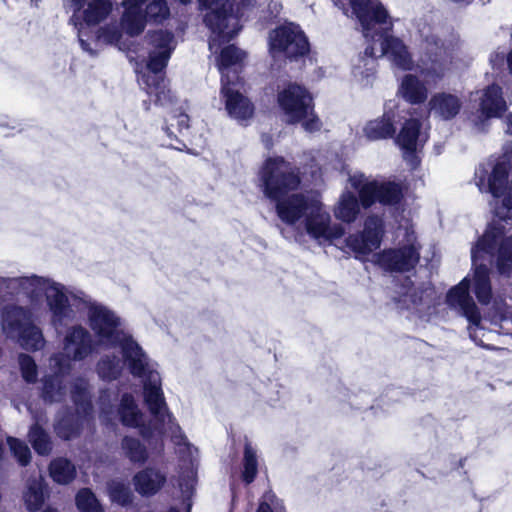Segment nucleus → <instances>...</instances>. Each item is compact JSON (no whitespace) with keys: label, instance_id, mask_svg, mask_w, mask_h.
<instances>
[{"label":"nucleus","instance_id":"nucleus-27","mask_svg":"<svg viewBox=\"0 0 512 512\" xmlns=\"http://www.w3.org/2000/svg\"><path fill=\"white\" fill-rule=\"evenodd\" d=\"M473 292L482 305H488L492 300V285L489 268L485 264L476 265L471 279Z\"/></svg>","mask_w":512,"mask_h":512},{"label":"nucleus","instance_id":"nucleus-41","mask_svg":"<svg viewBox=\"0 0 512 512\" xmlns=\"http://www.w3.org/2000/svg\"><path fill=\"white\" fill-rule=\"evenodd\" d=\"M398 96L406 103H416V76L413 73L405 74L400 78Z\"/></svg>","mask_w":512,"mask_h":512},{"label":"nucleus","instance_id":"nucleus-51","mask_svg":"<svg viewBox=\"0 0 512 512\" xmlns=\"http://www.w3.org/2000/svg\"><path fill=\"white\" fill-rule=\"evenodd\" d=\"M269 9L271 11V15L273 17H276L280 13V11L282 9V5L279 2H277V1H272L269 4Z\"/></svg>","mask_w":512,"mask_h":512},{"label":"nucleus","instance_id":"nucleus-12","mask_svg":"<svg viewBox=\"0 0 512 512\" xmlns=\"http://www.w3.org/2000/svg\"><path fill=\"white\" fill-rule=\"evenodd\" d=\"M115 0H71L73 14L71 22L78 30V38L83 50L93 54L84 37L85 26H95L104 21L113 11Z\"/></svg>","mask_w":512,"mask_h":512},{"label":"nucleus","instance_id":"nucleus-54","mask_svg":"<svg viewBox=\"0 0 512 512\" xmlns=\"http://www.w3.org/2000/svg\"><path fill=\"white\" fill-rule=\"evenodd\" d=\"M420 129H421V122L418 119V134H417L418 145L420 144V142H425L427 140V135L426 134H422Z\"/></svg>","mask_w":512,"mask_h":512},{"label":"nucleus","instance_id":"nucleus-59","mask_svg":"<svg viewBox=\"0 0 512 512\" xmlns=\"http://www.w3.org/2000/svg\"><path fill=\"white\" fill-rule=\"evenodd\" d=\"M421 300H422V297L418 296V304L421 302Z\"/></svg>","mask_w":512,"mask_h":512},{"label":"nucleus","instance_id":"nucleus-4","mask_svg":"<svg viewBox=\"0 0 512 512\" xmlns=\"http://www.w3.org/2000/svg\"><path fill=\"white\" fill-rule=\"evenodd\" d=\"M336 6L348 15L349 4L351 14L361 24L363 35L374 39L380 36L379 56H384L396 73L409 72L414 69L413 54L405 41L394 35L382 36V32L392 30L393 19L380 0H333Z\"/></svg>","mask_w":512,"mask_h":512},{"label":"nucleus","instance_id":"nucleus-23","mask_svg":"<svg viewBox=\"0 0 512 512\" xmlns=\"http://www.w3.org/2000/svg\"><path fill=\"white\" fill-rule=\"evenodd\" d=\"M427 106L429 113L435 118L450 121L460 113L462 102L457 95L438 92L432 95Z\"/></svg>","mask_w":512,"mask_h":512},{"label":"nucleus","instance_id":"nucleus-35","mask_svg":"<svg viewBox=\"0 0 512 512\" xmlns=\"http://www.w3.org/2000/svg\"><path fill=\"white\" fill-rule=\"evenodd\" d=\"M121 448L124 455L132 463L142 464L148 459L146 447L136 438L124 437L121 442Z\"/></svg>","mask_w":512,"mask_h":512},{"label":"nucleus","instance_id":"nucleus-42","mask_svg":"<svg viewBox=\"0 0 512 512\" xmlns=\"http://www.w3.org/2000/svg\"><path fill=\"white\" fill-rule=\"evenodd\" d=\"M108 494L110 500L121 506L128 505L132 501V492L123 482L111 481L108 484Z\"/></svg>","mask_w":512,"mask_h":512},{"label":"nucleus","instance_id":"nucleus-8","mask_svg":"<svg viewBox=\"0 0 512 512\" xmlns=\"http://www.w3.org/2000/svg\"><path fill=\"white\" fill-rule=\"evenodd\" d=\"M147 58L146 72L139 77V84L154 102L161 106L172 103L173 96L167 87L162 72L166 68L172 52L177 46V41L172 32L156 30L146 36Z\"/></svg>","mask_w":512,"mask_h":512},{"label":"nucleus","instance_id":"nucleus-62","mask_svg":"<svg viewBox=\"0 0 512 512\" xmlns=\"http://www.w3.org/2000/svg\"><path fill=\"white\" fill-rule=\"evenodd\" d=\"M417 291L423 293V290H420V288H417Z\"/></svg>","mask_w":512,"mask_h":512},{"label":"nucleus","instance_id":"nucleus-48","mask_svg":"<svg viewBox=\"0 0 512 512\" xmlns=\"http://www.w3.org/2000/svg\"><path fill=\"white\" fill-rule=\"evenodd\" d=\"M101 414L100 417L103 421H110V415L113 413L111 406L110 395L107 392H103L100 396Z\"/></svg>","mask_w":512,"mask_h":512},{"label":"nucleus","instance_id":"nucleus-21","mask_svg":"<svg viewBox=\"0 0 512 512\" xmlns=\"http://www.w3.org/2000/svg\"><path fill=\"white\" fill-rule=\"evenodd\" d=\"M508 106L502 87L497 83L487 85L479 102V112L484 119L502 118Z\"/></svg>","mask_w":512,"mask_h":512},{"label":"nucleus","instance_id":"nucleus-52","mask_svg":"<svg viewBox=\"0 0 512 512\" xmlns=\"http://www.w3.org/2000/svg\"><path fill=\"white\" fill-rule=\"evenodd\" d=\"M506 125H507L506 133L512 136V113H509L506 116Z\"/></svg>","mask_w":512,"mask_h":512},{"label":"nucleus","instance_id":"nucleus-16","mask_svg":"<svg viewBox=\"0 0 512 512\" xmlns=\"http://www.w3.org/2000/svg\"><path fill=\"white\" fill-rule=\"evenodd\" d=\"M87 385L84 379H77L73 384L71 394L76 405L78 417L74 420L73 416H67L57 421L55 431L59 437L70 439L75 436L79 431V419L90 413L92 406L87 392Z\"/></svg>","mask_w":512,"mask_h":512},{"label":"nucleus","instance_id":"nucleus-14","mask_svg":"<svg viewBox=\"0 0 512 512\" xmlns=\"http://www.w3.org/2000/svg\"><path fill=\"white\" fill-rule=\"evenodd\" d=\"M488 164H480L474 174V181L481 192L491 194L499 199L505 195L509 183V174L512 169L511 156H499L489 171Z\"/></svg>","mask_w":512,"mask_h":512},{"label":"nucleus","instance_id":"nucleus-25","mask_svg":"<svg viewBox=\"0 0 512 512\" xmlns=\"http://www.w3.org/2000/svg\"><path fill=\"white\" fill-rule=\"evenodd\" d=\"M118 414L123 425L127 427L140 428V433L143 437L149 436L146 428L142 427L143 414L132 395L124 394L122 396L118 408Z\"/></svg>","mask_w":512,"mask_h":512},{"label":"nucleus","instance_id":"nucleus-38","mask_svg":"<svg viewBox=\"0 0 512 512\" xmlns=\"http://www.w3.org/2000/svg\"><path fill=\"white\" fill-rule=\"evenodd\" d=\"M80 512H103V508L95 494L88 488L81 489L75 498Z\"/></svg>","mask_w":512,"mask_h":512},{"label":"nucleus","instance_id":"nucleus-20","mask_svg":"<svg viewBox=\"0 0 512 512\" xmlns=\"http://www.w3.org/2000/svg\"><path fill=\"white\" fill-rule=\"evenodd\" d=\"M413 244L398 249H386L375 255L376 263L385 271L406 272L412 269L416 261Z\"/></svg>","mask_w":512,"mask_h":512},{"label":"nucleus","instance_id":"nucleus-33","mask_svg":"<svg viewBox=\"0 0 512 512\" xmlns=\"http://www.w3.org/2000/svg\"><path fill=\"white\" fill-rule=\"evenodd\" d=\"M123 369L122 361L115 355L105 354L97 363V373L103 380L111 381L116 379Z\"/></svg>","mask_w":512,"mask_h":512},{"label":"nucleus","instance_id":"nucleus-44","mask_svg":"<svg viewBox=\"0 0 512 512\" xmlns=\"http://www.w3.org/2000/svg\"><path fill=\"white\" fill-rule=\"evenodd\" d=\"M18 361L24 380L27 382H35L38 376V369L34 359L28 354L21 353Z\"/></svg>","mask_w":512,"mask_h":512},{"label":"nucleus","instance_id":"nucleus-11","mask_svg":"<svg viewBox=\"0 0 512 512\" xmlns=\"http://www.w3.org/2000/svg\"><path fill=\"white\" fill-rule=\"evenodd\" d=\"M145 0H123L124 13L121 19L123 29L131 36L140 34L146 21L162 23L170 16V9L166 0H152L145 9V16L141 11V5Z\"/></svg>","mask_w":512,"mask_h":512},{"label":"nucleus","instance_id":"nucleus-7","mask_svg":"<svg viewBox=\"0 0 512 512\" xmlns=\"http://www.w3.org/2000/svg\"><path fill=\"white\" fill-rule=\"evenodd\" d=\"M10 295L24 297L28 306L6 305L3 308L1 314L3 332L7 337L17 339L23 349L42 350L46 340L41 328L33 323V319L45 310L44 301L47 304L48 290L41 289L34 297L21 288H15V292Z\"/></svg>","mask_w":512,"mask_h":512},{"label":"nucleus","instance_id":"nucleus-26","mask_svg":"<svg viewBox=\"0 0 512 512\" xmlns=\"http://www.w3.org/2000/svg\"><path fill=\"white\" fill-rule=\"evenodd\" d=\"M377 53L373 46L365 49L363 57H359L353 65L352 75L354 80L362 86H368L372 83L376 71Z\"/></svg>","mask_w":512,"mask_h":512},{"label":"nucleus","instance_id":"nucleus-34","mask_svg":"<svg viewBox=\"0 0 512 512\" xmlns=\"http://www.w3.org/2000/svg\"><path fill=\"white\" fill-rule=\"evenodd\" d=\"M496 268L500 275H512V237L503 238L498 247Z\"/></svg>","mask_w":512,"mask_h":512},{"label":"nucleus","instance_id":"nucleus-40","mask_svg":"<svg viewBox=\"0 0 512 512\" xmlns=\"http://www.w3.org/2000/svg\"><path fill=\"white\" fill-rule=\"evenodd\" d=\"M406 284H402L397 291L398 296L395 298L399 310L413 309L416 303V288L412 281L407 279Z\"/></svg>","mask_w":512,"mask_h":512},{"label":"nucleus","instance_id":"nucleus-6","mask_svg":"<svg viewBox=\"0 0 512 512\" xmlns=\"http://www.w3.org/2000/svg\"><path fill=\"white\" fill-rule=\"evenodd\" d=\"M359 198L350 190H344L333 208L334 216L343 223H353L361 207L370 208L376 202L383 205L397 204L403 195L401 184L392 181L369 179L362 173H355L348 179Z\"/></svg>","mask_w":512,"mask_h":512},{"label":"nucleus","instance_id":"nucleus-10","mask_svg":"<svg viewBox=\"0 0 512 512\" xmlns=\"http://www.w3.org/2000/svg\"><path fill=\"white\" fill-rule=\"evenodd\" d=\"M278 103L288 123L301 122L309 132L321 128V122L314 114L312 97L302 86L289 85L278 94Z\"/></svg>","mask_w":512,"mask_h":512},{"label":"nucleus","instance_id":"nucleus-29","mask_svg":"<svg viewBox=\"0 0 512 512\" xmlns=\"http://www.w3.org/2000/svg\"><path fill=\"white\" fill-rule=\"evenodd\" d=\"M363 133L370 141H377L390 138L395 133L391 113H384L381 117L368 121Z\"/></svg>","mask_w":512,"mask_h":512},{"label":"nucleus","instance_id":"nucleus-22","mask_svg":"<svg viewBox=\"0 0 512 512\" xmlns=\"http://www.w3.org/2000/svg\"><path fill=\"white\" fill-rule=\"evenodd\" d=\"M415 109L406 112L407 115H400L404 121L402 128L395 139V142L402 152V157L408 163L414 165L416 161V119Z\"/></svg>","mask_w":512,"mask_h":512},{"label":"nucleus","instance_id":"nucleus-50","mask_svg":"<svg viewBox=\"0 0 512 512\" xmlns=\"http://www.w3.org/2000/svg\"><path fill=\"white\" fill-rule=\"evenodd\" d=\"M502 198V204L505 208L508 210L512 209V178L511 181L508 183L507 192L505 193Z\"/></svg>","mask_w":512,"mask_h":512},{"label":"nucleus","instance_id":"nucleus-31","mask_svg":"<svg viewBox=\"0 0 512 512\" xmlns=\"http://www.w3.org/2000/svg\"><path fill=\"white\" fill-rule=\"evenodd\" d=\"M49 472L51 478L61 485L69 484L76 476L75 466L65 458L53 460L49 466Z\"/></svg>","mask_w":512,"mask_h":512},{"label":"nucleus","instance_id":"nucleus-13","mask_svg":"<svg viewBox=\"0 0 512 512\" xmlns=\"http://www.w3.org/2000/svg\"><path fill=\"white\" fill-rule=\"evenodd\" d=\"M269 51L273 58L296 59L309 51V42L298 25L289 23L269 35Z\"/></svg>","mask_w":512,"mask_h":512},{"label":"nucleus","instance_id":"nucleus-1","mask_svg":"<svg viewBox=\"0 0 512 512\" xmlns=\"http://www.w3.org/2000/svg\"><path fill=\"white\" fill-rule=\"evenodd\" d=\"M264 195L275 201L278 218L297 235H309L319 242L341 238L345 230L332 223L330 213L316 194L289 192L300 185L298 169L282 157L268 158L258 172Z\"/></svg>","mask_w":512,"mask_h":512},{"label":"nucleus","instance_id":"nucleus-17","mask_svg":"<svg viewBox=\"0 0 512 512\" xmlns=\"http://www.w3.org/2000/svg\"><path fill=\"white\" fill-rule=\"evenodd\" d=\"M382 235V219L372 215L366 218L362 232L351 234L346 238V245L357 255L365 256L380 246Z\"/></svg>","mask_w":512,"mask_h":512},{"label":"nucleus","instance_id":"nucleus-49","mask_svg":"<svg viewBox=\"0 0 512 512\" xmlns=\"http://www.w3.org/2000/svg\"><path fill=\"white\" fill-rule=\"evenodd\" d=\"M506 55L504 52H493L490 56V63L493 68L500 67L506 61Z\"/></svg>","mask_w":512,"mask_h":512},{"label":"nucleus","instance_id":"nucleus-9","mask_svg":"<svg viewBox=\"0 0 512 512\" xmlns=\"http://www.w3.org/2000/svg\"><path fill=\"white\" fill-rule=\"evenodd\" d=\"M451 58L449 47L438 34L422 36L418 45V105L424 104L429 90L444 79Z\"/></svg>","mask_w":512,"mask_h":512},{"label":"nucleus","instance_id":"nucleus-37","mask_svg":"<svg viewBox=\"0 0 512 512\" xmlns=\"http://www.w3.org/2000/svg\"><path fill=\"white\" fill-rule=\"evenodd\" d=\"M257 468L258 461L256 451L251 444L246 443L244 447L242 478L247 484L253 482L255 479Z\"/></svg>","mask_w":512,"mask_h":512},{"label":"nucleus","instance_id":"nucleus-5","mask_svg":"<svg viewBox=\"0 0 512 512\" xmlns=\"http://www.w3.org/2000/svg\"><path fill=\"white\" fill-rule=\"evenodd\" d=\"M99 346L92 333L82 324L66 328L61 340V351L48 359V367L43 377L42 396L47 402H58L66 394L65 377L72 370V362H81L90 357Z\"/></svg>","mask_w":512,"mask_h":512},{"label":"nucleus","instance_id":"nucleus-46","mask_svg":"<svg viewBox=\"0 0 512 512\" xmlns=\"http://www.w3.org/2000/svg\"><path fill=\"white\" fill-rule=\"evenodd\" d=\"M121 38V31L116 24H109L99 28L97 41L104 44H116Z\"/></svg>","mask_w":512,"mask_h":512},{"label":"nucleus","instance_id":"nucleus-2","mask_svg":"<svg viewBox=\"0 0 512 512\" xmlns=\"http://www.w3.org/2000/svg\"><path fill=\"white\" fill-rule=\"evenodd\" d=\"M48 290L47 310L55 328L78 319L86 312L93 337L99 346H120L131 373H139L144 365L142 348L120 329V318L105 305L93 300L81 290L71 289L49 277H41L37 292Z\"/></svg>","mask_w":512,"mask_h":512},{"label":"nucleus","instance_id":"nucleus-19","mask_svg":"<svg viewBox=\"0 0 512 512\" xmlns=\"http://www.w3.org/2000/svg\"><path fill=\"white\" fill-rule=\"evenodd\" d=\"M471 278L465 276L457 285L450 288L446 294V303L449 307L458 309L472 324L481 321L480 311L470 295Z\"/></svg>","mask_w":512,"mask_h":512},{"label":"nucleus","instance_id":"nucleus-55","mask_svg":"<svg viewBox=\"0 0 512 512\" xmlns=\"http://www.w3.org/2000/svg\"><path fill=\"white\" fill-rule=\"evenodd\" d=\"M398 109L400 111V113H404L405 112V104H402V103H399L398 104Z\"/></svg>","mask_w":512,"mask_h":512},{"label":"nucleus","instance_id":"nucleus-60","mask_svg":"<svg viewBox=\"0 0 512 512\" xmlns=\"http://www.w3.org/2000/svg\"><path fill=\"white\" fill-rule=\"evenodd\" d=\"M169 512H178V511L175 509H171Z\"/></svg>","mask_w":512,"mask_h":512},{"label":"nucleus","instance_id":"nucleus-56","mask_svg":"<svg viewBox=\"0 0 512 512\" xmlns=\"http://www.w3.org/2000/svg\"><path fill=\"white\" fill-rule=\"evenodd\" d=\"M44 512H58L56 509L54 508H47Z\"/></svg>","mask_w":512,"mask_h":512},{"label":"nucleus","instance_id":"nucleus-61","mask_svg":"<svg viewBox=\"0 0 512 512\" xmlns=\"http://www.w3.org/2000/svg\"><path fill=\"white\" fill-rule=\"evenodd\" d=\"M417 291L423 293V290H420V288H417Z\"/></svg>","mask_w":512,"mask_h":512},{"label":"nucleus","instance_id":"nucleus-43","mask_svg":"<svg viewBox=\"0 0 512 512\" xmlns=\"http://www.w3.org/2000/svg\"><path fill=\"white\" fill-rule=\"evenodd\" d=\"M9 448L20 465L25 466L30 462L31 452L29 447L23 442L13 437L7 438Z\"/></svg>","mask_w":512,"mask_h":512},{"label":"nucleus","instance_id":"nucleus-47","mask_svg":"<svg viewBox=\"0 0 512 512\" xmlns=\"http://www.w3.org/2000/svg\"><path fill=\"white\" fill-rule=\"evenodd\" d=\"M162 424H163V426H165V425L168 426V429L171 432L172 441L175 443V445H178V446H187L188 445L186 437L182 434L180 427L176 423H174L172 417H171L170 422L166 419V422L162 423Z\"/></svg>","mask_w":512,"mask_h":512},{"label":"nucleus","instance_id":"nucleus-57","mask_svg":"<svg viewBox=\"0 0 512 512\" xmlns=\"http://www.w3.org/2000/svg\"><path fill=\"white\" fill-rule=\"evenodd\" d=\"M465 460H466V459H460V461H459V465H460L461 467H463V466H464V462H465Z\"/></svg>","mask_w":512,"mask_h":512},{"label":"nucleus","instance_id":"nucleus-3","mask_svg":"<svg viewBox=\"0 0 512 512\" xmlns=\"http://www.w3.org/2000/svg\"><path fill=\"white\" fill-rule=\"evenodd\" d=\"M255 0H241L234 11L229 0H199L201 10H205L204 21L211 30L209 49L217 54V66L221 73V83L239 80L236 73L242 66L246 53L234 45L221 46L228 43L241 29L239 19L244 15L246 7L253 6Z\"/></svg>","mask_w":512,"mask_h":512},{"label":"nucleus","instance_id":"nucleus-30","mask_svg":"<svg viewBox=\"0 0 512 512\" xmlns=\"http://www.w3.org/2000/svg\"><path fill=\"white\" fill-rule=\"evenodd\" d=\"M503 235V227L493 224L489 225L472 249V259L475 260L477 253L493 254L496 250L499 239L502 238Z\"/></svg>","mask_w":512,"mask_h":512},{"label":"nucleus","instance_id":"nucleus-45","mask_svg":"<svg viewBox=\"0 0 512 512\" xmlns=\"http://www.w3.org/2000/svg\"><path fill=\"white\" fill-rule=\"evenodd\" d=\"M257 512H286V510L282 501L273 492L268 491L262 496Z\"/></svg>","mask_w":512,"mask_h":512},{"label":"nucleus","instance_id":"nucleus-36","mask_svg":"<svg viewBox=\"0 0 512 512\" xmlns=\"http://www.w3.org/2000/svg\"><path fill=\"white\" fill-rule=\"evenodd\" d=\"M36 421L37 423L29 431V441L38 454L48 455L52 450V443L49 435L39 425L41 419Z\"/></svg>","mask_w":512,"mask_h":512},{"label":"nucleus","instance_id":"nucleus-18","mask_svg":"<svg viewBox=\"0 0 512 512\" xmlns=\"http://www.w3.org/2000/svg\"><path fill=\"white\" fill-rule=\"evenodd\" d=\"M241 83L236 81H225L221 83V99L225 104L228 115L243 122L250 119L254 113V107L251 101L240 91Z\"/></svg>","mask_w":512,"mask_h":512},{"label":"nucleus","instance_id":"nucleus-32","mask_svg":"<svg viewBox=\"0 0 512 512\" xmlns=\"http://www.w3.org/2000/svg\"><path fill=\"white\" fill-rule=\"evenodd\" d=\"M24 503L29 511H37L45 500L43 479H33L27 483L23 494Z\"/></svg>","mask_w":512,"mask_h":512},{"label":"nucleus","instance_id":"nucleus-28","mask_svg":"<svg viewBox=\"0 0 512 512\" xmlns=\"http://www.w3.org/2000/svg\"><path fill=\"white\" fill-rule=\"evenodd\" d=\"M41 277L36 274L23 275L18 277L0 276V292L11 294L15 288H21L26 293L35 297Z\"/></svg>","mask_w":512,"mask_h":512},{"label":"nucleus","instance_id":"nucleus-24","mask_svg":"<svg viewBox=\"0 0 512 512\" xmlns=\"http://www.w3.org/2000/svg\"><path fill=\"white\" fill-rule=\"evenodd\" d=\"M166 476L159 470L146 468L135 474L133 484L135 490L142 496L156 494L165 484Z\"/></svg>","mask_w":512,"mask_h":512},{"label":"nucleus","instance_id":"nucleus-15","mask_svg":"<svg viewBox=\"0 0 512 512\" xmlns=\"http://www.w3.org/2000/svg\"><path fill=\"white\" fill-rule=\"evenodd\" d=\"M144 365L139 373H132L134 376L143 379L144 400L154 417L161 423H165L166 419L170 422L171 415L167 410L164 400L161 378L159 373L153 369L149 360L143 352Z\"/></svg>","mask_w":512,"mask_h":512},{"label":"nucleus","instance_id":"nucleus-53","mask_svg":"<svg viewBox=\"0 0 512 512\" xmlns=\"http://www.w3.org/2000/svg\"><path fill=\"white\" fill-rule=\"evenodd\" d=\"M506 63L509 74L512 76V49L506 55Z\"/></svg>","mask_w":512,"mask_h":512},{"label":"nucleus","instance_id":"nucleus-39","mask_svg":"<svg viewBox=\"0 0 512 512\" xmlns=\"http://www.w3.org/2000/svg\"><path fill=\"white\" fill-rule=\"evenodd\" d=\"M164 130L169 138H177L175 131L182 133L189 127V117L182 112H173L165 119Z\"/></svg>","mask_w":512,"mask_h":512},{"label":"nucleus","instance_id":"nucleus-58","mask_svg":"<svg viewBox=\"0 0 512 512\" xmlns=\"http://www.w3.org/2000/svg\"><path fill=\"white\" fill-rule=\"evenodd\" d=\"M420 249V245L418 244V250ZM417 259H418V262L420 261V254L418 253V256H417Z\"/></svg>","mask_w":512,"mask_h":512}]
</instances>
